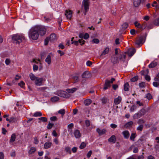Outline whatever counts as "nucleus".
<instances>
[{"label": "nucleus", "instance_id": "1", "mask_svg": "<svg viewBox=\"0 0 159 159\" xmlns=\"http://www.w3.org/2000/svg\"><path fill=\"white\" fill-rule=\"evenodd\" d=\"M37 29L34 27H32L30 30L28 35L29 38L32 40H37L39 34L36 30Z\"/></svg>", "mask_w": 159, "mask_h": 159}, {"label": "nucleus", "instance_id": "2", "mask_svg": "<svg viewBox=\"0 0 159 159\" xmlns=\"http://www.w3.org/2000/svg\"><path fill=\"white\" fill-rule=\"evenodd\" d=\"M37 29V31L39 35L42 36L44 35L46 33V28L43 26H36L34 27Z\"/></svg>", "mask_w": 159, "mask_h": 159}, {"label": "nucleus", "instance_id": "3", "mask_svg": "<svg viewBox=\"0 0 159 159\" xmlns=\"http://www.w3.org/2000/svg\"><path fill=\"white\" fill-rule=\"evenodd\" d=\"M12 40H24L25 38L24 34H17L11 36Z\"/></svg>", "mask_w": 159, "mask_h": 159}, {"label": "nucleus", "instance_id": "4", "mask_svg": "<svg viewBox=\"0 0 159 159\" xmlns=\"http://www.w3.org/2000/svg\"><path fill=\"white\" fill-rule=\"evenodd\" d=\"M57 94L59 96L66 98H69L70 96V95L67 93L66 91L62 90L58 91L57 92Z\"/></svg>", "mask_w": 159, "mask_h": 159}, {"label": "nucleus", "instance_id": "5", "mask_svg": "<svg viewBox=\"0 0 159 159\" xmlns=\"http://www.w3.org/2000/svg\"><path fill=\"white\" fill-rule=\"evenodd\" d=\"M71 43V44H74L75 45H78L79 43H80L81 45L84 44L85 42L84 40H68L66 43V45H69L70 43Z\"/></svg>", "mask_w": 159, "mask_h": 159}, {"label": "nucleus", "instance_id": "6", "mask_svg": "<svg viewBox=\"0 0 159 159\" xmlns=\"http://www.w3.org/2000/svg\"><path fill=\"white\" fill-rule=\"evenodd\" d=\"M44 81L42 78H37L34 81L35 84L38 86H40L42 85L43 84V81Z\"/></svg>", "mask_w": 159, "mask_h": 159}, {"label": "nucleus", "instance_id": "7", "mask_svg": "<svg viewBox=\"0 0 159 159\" xmlns=\"http://www.w3.org/2000/svg\"><path fill=\"white\" fill-rule=\"evenodd\" d=\"M135 52L136 50L134 48H130L128 49L126 53L129 56L131 57L134 55Z\"/></svg>", "mask_w": 159, "mask_h": 159}, {"label": "nucleus", "instance_id": "8", "mask_svg": "<svg viewBox=\"0 0 159 159\" xmlns=\"http://www.w3.org/2000/svg\"><path fill=\"white\" fill-rule=\"evenodd\" d=\"M89 0H84L83 4L86 12L89 9Z\"/></svg>", "mask_w": 159, "mask_h": 159}, {"label": "nucleus", "instance_id": "9", "mask_svg": "<svg viewBox=\"0 0 159 159\" xmlns=\"http://www.w3.org/2000/svg\"><path fill=\"white\" fill-rule=\"evenodd\" d=\"M111 62L114 64H116L119 61V56H113L111 58Z\"/></svg>", "mask_w": 159, "mask_h": 159}, {"label": "nucleus", "instance_id": "10", "mask_svg": "<svg viewBox=\"0 0 159 159\" xmlns=\"http://www.w3.org/2000/svg\"><path fill=\"white\" fill-rule=\"evenodd\" d=\"M144 40H135L133 42L134 45L136 47H139L141 46L142 44L144 42Z\"/></svg>", "mask_w": 159, "mask_h": 159}, {"label": "nucleus", "instance_id": "11", "mask_svg": "<svg viewBox=\"0 0 159 159\" xmlns=\"http://www.w3.org/2000/svg\"><path fill=\"white\" fill-rule=\"evenodd\" d=\"M58 39L57 36L54 33L51 34L49 37H47L45 40H56Z\"/></svg>", "mask_w": 159, "mask_h": 159}, {"label": "nucleus", "instance_id": "12", "mask_svg": "<svg viewBox=\"0 0 159 159\" xmlns=\"http://www.w3.org/2000/svg\"><path fill=\"white\" fill-rule=\"evenodd\" d=\"M120 56H119V61L123 62H125L126 63V62L125 61V59L126 57V55L125 54L123 53L122 54H120Z\"/></svg>", "mask_w": 159, "mask_h": 159}, {"label": "nucleus", "instance_id": "13", "mask_svg": "<svg viewBox=\"0 0 159 159\" xmlns=\"http://www.w3.org/2000/svg\"><path fill=\"white\" fill-rule=\"evenodd\" d=\"M74 134L75 138L77 139L79 138L81 136L80 131L77 129H76L74 131Z\"/></svg>", "mask_w": 159, "mask_h": 159}, {"label": "nucleus", "instance_id": "14", "mask_svg": "<svg viewBox=\"0 0 159 159\" xmlns=\"http://www.w3.org/2000/svg\"><path fill=\"white\" fill-rule=\"evenodd\" d=\"M52 53H50L47 56V57L45 59V61L48 65H50L51 63V55H52Z\"/></svg>", "mask_w": 159, "mask_h": 159}, {"label": "nucleus", "instance_id": "15", "mask_svg": "<svg viewBox=\"0 0 159 159\" xmlns=\"http://www.w3.org/2000/svg\"><path fill=\"white\" fill-rule=\"evenodd\" d=\"M96 130L99 135H103L105 134L107 132V130L105 129H101L99 128H98Z\"/></svg>", "mask_w": 159, "mask_h": 159}, {"label": "nucleus", "instance_id": "16", "mask_svg": "<svg viewBox=\"0 0 159 159\" xmlns=\"http://www.w3.org/2000/svg\"><path fill=\"white\" fill-rule=\"evenodd\" d=\"M116 141V138L115 135H112L108 139V141L109 142L112 143H115Z\"/></svg>", "mask_w": 159, "mask_h": 159}, {"label": "nucleus", "instance_id": "17", "mask_svg": "<svg viewBox=\"0 0 159 159\" xmlns=\"http://www.w3.org/2000/svg\"><path fill=\"white\" fill-rule=\"evenodd\" d=\"M122 134L123 135L124 138L125 139H128L130 135L129 132L127 130L123 131Z\"/></svg>", "mask_w": 159, "mask_h": 159}, {"label": "nucleus", "instance_id": "18", "mask_svg": "<svg viewBox=\"0 0 159 159\" xmlns=\"http://www.w3.org/2000/svg\"><path fill=\"white\" fill-rule=\"evenodd\" d=\"M134 24L135 27L141 29H144L145 26H143V25L140 24V23H138V21H135Z\"/></svg>", "mask_w": 159, "mask_h": 159}, {"label": "nucleus", "instance_id": "19", "mask_svg": "<svg viewBox=\"0 0 159 159\" xmlns=\"http://www.w3.org/2000/svg\"><path fill=\"white\" fill-rule=\"evenodd\" d=\"M72 14V12L71 11H66L65 14V15L66 16L67 19H70L71 17Z\"/></svg>", "mask_w": 159, "mask_h": 159}, {"label": "nucleus", "instance_id": "20", "mask_svg": "<svg viewBox=\"0 0 159 159\" xmlns=\"http://www.w3.org/2000/svg\"><path fill=\"white\" fill-rule=\"evenodd\" d=\"M111 86L110 82L109 80H106L105 81V84H104L103 89L104 90L107 89L108 88L110 87Z\"/></svg>", "mask_w": 159, "mask_h": 159}, {"label": "nucleus", "instance_id": "21", "mask_svg": "<svg viewBox=\"0 0 159 159\" xmlns=\"http://www.w3.org/2000/svg\"><path fill=\"white\" fill-rule=\"evenodd\" d=\"M122 98L120 96H118L114 99V102L116 105L120 104Z\"/></svg>", "mask_w": 159, "mask_h": 159}, {"label": "nucleus", "instance_id": "22", "mask_svg": "<svg viewBox=\"0 0 159 159\" xmlns=\"http://www.w3.org/2000/svg\"><path fill=\"white\" fill-rule=\"evenodd\" d=\"M77 89V88H74L71 89H67L66 90L67 93H72L76 91Z\"/></svg>", "mask_w": 159, "mask_h": 159}, {"label": "nucleus", "instance_id": "23", "mask_svg": "<svg viewBox=\"0 0 159 159\" xmlns=\"http://www.w3.org/2000/svg\"><path fill=\"white\" fill-rule=\"evenodd\" d=\"M115 55L117 56H120V54H122L123 53L121 52L120 49L119 48H116L115 50Z\"/></svg>", "mask_w": 159, "mask_h": 159}, {"label": "nucleus", "instance_id": "24", "mask_svg": "<svg viewBox=\"0 0 159 159\" xmlns=\"http://www.w3.org/2000/svg\"><path fill=\"white\" fill-rule=\"evenodd\" d=\"M52 145V143L51 142H47L45 143L44 145V148L45 149H48Z\"/></svg>", "mask_w": 159, "mask_h": 159}, {"label": "nucleus", "instance_id": "25", "mask_svg": "<svg viewBox=\"0 0 159 159\" xmlns=\"http://www.w3.org/2000/svg\"><path fill=\"white\" fill-rule=\"evenodd\" d=\"M90 76V74L88 71H85L82 75V77L83 78H87Z\"/></svg>", "mask_w": 159, "mask_h": 159}, {"label": "nucleus", "instance_id": "26", "mask_svg": "<svg viewBox=\"0 0 159 159\" xmlns=\"http://www.w3.org/2000/svg\"><path fill=\"white\" fill-rule=\"evenodd\" d=\"M18 119L17 117H11L10 118L9 122L10 123H15L16 122Z\"/></svg>", "mask_w": 159, "mask_h": 159}, {"label": "nucleus", "instance_id": "27", "mask_svg": "<svg viewBox=\"0 0 159 159\" xmlns=\"http://www.w3.org/2000/svg\"><path fill=\"white\" fill-rule=\"evenodd\" d=\"M157 65V63L156 62L153 61L149 65L148 67L149 68H153L155 67Z\"/></svg>", "mask_w": 159, "mask_h": 159}, {"label": "nucleus", "instance_id": "28", "mask_svg": "<svg viewBox=\"0 0 159 159\" xmlns=\"http://www.w3.org/2000/svg\"><path fill=\"white\" fill-rule=\"evenodd\" d=\"M36 148L34 147H31L28 151V153L29 155H31L34 153L36 151Z\"/></svg>", "mask_w": 159, "mask_h": 159}, {"label": "nucleus", "instance_id": "29", "mask_svg": "<svg viewBox=\"0 0 159 159\" xmlns=\"http://www.w3.org/2000/svg\"><path fill=\"white\" fill-rule=\"evenodd\" d=\"M140 0H134V5L135 7H138L140 4Z\"/></svg>", "mask_w": 159, "mask_h": 159}, {"label": "nucleus", "instance_id": "30", "mask_svg": "<svg viewBox=\"0 0 159 159\" xmlns=\"http://www.w3.org/2000/svg\"><path fill=\"white\" fill-rule=\"evenodd\" d=\"M152 6L153 7H155L156 9L159 8V0H158V3L156 1H154L152 4Z\"/></svg>", "mask_w": 159, "mask_h": 159}, {"label": "nucleus", "instance_id": "31", "mask_svg": "<svg viewBox=\"0 0 159 159\" xmlns=\"http://www.w3.org/2000/svg\"><path fill=\"white\" fill-rule=\"evenodd\" d=\"M91 102V100L89 99H87L84 101V103L85 106L89 105Z\"/></svg>", "mask_w": 159, "mask_h": 159}, {"label": "nucleus", "instance_id": "32", "mask_svg": "<svg viewBox=\"0 0 159 159\" xmlns=\"http://www.w3.org/2000/svg\"><path fill=\"white\" fill-rule=\"evenodd\" d=\"M29 77L31 79V80L32 81H35L36 79L37 78L32 73H30L29 74Z\"/></svg>", "mask_w": 159, "mask_h": 159}, {"label": "nucleus", "instance_id": "33", "mask_svg": "<svg viewBox=\"0 0 159 159\" xmlns=\"http://www.w3.org/2000/svg\"><path fill=\"white\" fill-rule=\"evenodd\" d=\"M16 139V134H13L11 135V139L10 140V143H13L15 141Z\"/></svg>", "mask_w": 159, "mask_h": 159}, {"label": "nucleus", "instance_id": "34", "mask_svg": "<svg viewBox=\"0 0 159 159\" xmlns=\"http://www.w3.org/2000/svg\"><path fill=\"white\" fill-rule=\"evenodd\" d=\"M59 99V98L57 96H54L51 98V100L53 102H57Z\"/></svg>", "mask_w": 159, "mask_h": 159}, {"label": "nucleus", "instance_id": "35", "mask_svg": "<svg viewBox=\"0 0 159 159\" xmlns=\"http://www.w3.org/2000/svg\"><path fill=\"white\" fill-rule=\"evenodd\" d=\"M109 51V48L107 47L106 48L102 53L101 55H104L107 54L108 53Z\"/></svg>", "mask_w": 159, "mask_h": 159}, {"label": "nucleus", "instance_id": "36", "mask_svg": "<svg viewBox=\"0 0 159 159\" xmlns=\"http://www.w3.org/2000/svg\"><path fill=\"white\" fill-rule=\"evenodd\" d=\"M129 85L128 83H126L124 85V90L125 91H128L129 90Z\"/></svg>", "mask_w": 159, "mask_h": 159}, {"label": "nucleus", "instance_id": "37", "mask_svg": "<svg viewBox=\"0 0 159 159\" xmlns=\"http://www.w3.org/2000/svg\"><path fill=\"white\" fill-rule=\"evenodd\" d=\"M139 116L140 117H141L143 115L145 114L144 111L143 110H141L137 112Z\"/></svg>", "mask_w": 159, "mask_h": 159}, {"label": "nucleus", "instance_id": "38", "mask_svg": "<svg viewBox=\"0 0 159 159\" xmlns=\"http://www.w3.org/2000/svg\"><path fill=\"white\" fill-rule=\"evenodd\" d=\"M143 124L140 125L137 128V130L138 131H142L143 128Z\"/></svg>", "mask_w": 159, "mask_h": 159}, {"label": "nucleus", "instance_id": "39", "mask_svg": "<svg viewBox=\"0 0 159 159\" xmlns=\"http://www.w3.org/2000/svg\"><path fill=\"white\" fill-rule=\"evenodd\" d=\"M39 120L42 121L43 122H46L47 121V119L45 117H41L38 119Z\"/></svg>", "mask_w": 159, "mask_h": 159}, {"label": "nucleus", "instance_id": "40", "mask_svg": "<svg viewBox=\"0 0 159 159\" xmlns=\"http://www.w3.org/2000/svg\"><path fill=\"white\" fill-rule=\"evenodd\" d=\"M42 116V113L40 112H37L34 113L33 116L35 117L41 116Z\"/></svg>", "mask_w": 159, "mask_h": 159}, {"label": "nucleus", "instance_id": "41", "mask_svg": "<svg viewBox=\"0 0 159 159\" xmlns=\"http://www.w3.org/2000/svg\"><path fill=\"white\" fill-rule=\"evenodd\" d=\"M128 24L127 23H124L121 26L123 30H125L128 27Z\"/></svg>", "mask_w": 159, "mask_h": 159}, {"label": "nucleus", "instance_id": "42", "mask_svg": "<svg viewBox=\"0 0 159 159\" xmlns=\"http://www.w3.org/2000/svg\"><path fill=\"white\" fill-rule=\"evenodd\" d=\"M153 23L155 25L159 26V18L155 20L154 21Z\"/></svg>", "mask_w": 159, "mask_h": 159}, {"label": "nucleus", "instance_id": "43", "mask_svg": "<svg viewBox=\"0 0 159 159\" xmlns=\"http://www.w3.org/2000/svg\"><path fill=\"white\" fill-rule=\"evenodd\" d=\"M65 111L64 109H61L59 110L58 111V113L59 114H61L62 116H63L64 115V114L65 113Z\"/></svg>", "mask_w": 159, "mask_h": 159}, {"label": "nucleus", "instance_id": "44", "mask_svg": "<svg viewBox=\"0 0 159 159\" xmlns=\"http://www.w3.org/2000/svg\"><path fill=\"white\" fill-rule=\"evenodd\" d=\"M138 79V76H136L131 79V81L133 82H134L137 81Z\"/></svg>", "mask_w": 159, "mask_h": 159}, {"label": "nucleus", "instance_id": "45", "mask_svg": "<svg viewBox=\"0 0 159 159\" xmlns=\"http://www.w3.org/2000/svg\"><path fill=\"white\" fill-rule=\"evenodd\" d=\"M135 138V134L132 133L131 135L130 139L134 141V139Z\"/></svg>", "mask_w": 159, "mask_h": 159}, {"label": "nucleus", "instance_id": "46", "mask_svg": "<svg viewBox=\"0 0 159 159\" xmlns=\"http://www.w3.org/2000/svg\"><path fill=\"white\" fill-rule=\"evenodd\" d=\"M18 84L21 87L24 88L25 85V83L23 81H21Z\"/></svg>", "mask_w": 159, "mask_h": 159}, {"label": "nucleus", "instance_id": "47", "mask_svg": "<svg viewBox=\"0 0 159 159\" xmlns=\"http://www.w3.org/2000/svg\"><path fill=\"white\" fill-rule=\"evenodd\" d=\"M144 122L145 121L142 119H139L138 121V123L140 125L143 124Z\"/></svg>", "mask_w": 159, "mask_h": 159}, {"label": "nucleus", "instance_id": "48", "mask_svg": "<svg viewBox=\"0 0 159 159\" xmlns=\"http://www.w3.org/2000/svg\"><path fill=\"white\" fill-rule=\"evenodd\" d=\"M85 124L87 127H88L90 125V122L89 120H86L85 121Z\"/></svg>", "mask_w": 159, "mask_h": 159}, {"label": "nucleus", "instance_id": "49", "mask_svg": "<svg viewBox=\"0 0 159 159\" xmlns=\"http://www.w3.org/2000/svg\"><path fill=\"white\" fill-rule=\"evenodd\" d=\"M139 86L140 88H143L145 86V82H142L139 84Z\"/></svg>", "mask_w": 159, "mask_h": 159}, {"label": "nucleus", "instance_id": "50", "mask_svg": "<svg viewBox=\"0 0 159 159\" xmlns=\"http://www.w3.org/2000/svg\"><path fill=\"white\" fill-rule=\"evenodd\" d=\"M86 146V143L84 142H82L80 144V148L81 149L84 148Z\"/></svg>", "mask_w": 159, "mask_h": 159}, {"label": "nucleus", "instance_id": "51", "mask_svg": "<svg viewBox=\"0 0 159 159\" xmlns=\"http://www.w3.org/2000/svg\"><path fill=\"white\" fill-rule=\"evenodd\" d=\"M146 34L142 35L140 37L139 40H145L146 39Z\"/></svg>", "mask_w": 159, "mask_h": 159}, {"label": "nucleus", "instance_id": "52", "mask_svg": "<svg viewBox=\"0 0 159 159\" xmlns=\"http://www.w3.org/2000/svg\"><path fill=\"white\" fill-rule=\"evenodd\" d=\"M47 89V87H40L39 88L38 90L40 91H43Z\"/></svg>", "mask_w": 159, "mask_h": 159}, {"label": "nucleus", "instance_id": "53", "mask_svg": "<svg viewBox=\"0 0 159 159\" xmlns=\"http://www.w3.org/2000/svg\"><path fill=\"white\" fill-rule=\"evenodd\" d=\"M133 118L134 119H136L139 118H140V117H139L138 113H137L134 115L133 116Z\"/></svg>", "mask_w": 159, "mask_h": 159}, {"label": "nucleus", "instance_id": "54", "mask_svg": "<svg viewBox=\"0 0 159 159\" xmlns=\"http://www.w3.org/2000/svg\"><path fill=\"white\" fill-rule=\"evenodd\" d=\"M72 79L75 82H78L79 80L78 77L77 76L73 77Z\"/></svg>", "mask_w": 159, "mask_h": 159}, {"label": "nucleus", "instance_id": "55", "mask_svg": "<svg viewBox=\"0 0 159 159\" xmlns=\"http://www.w3.org/2000/svg\"><path fill=\"white\" fill-rule=\"evenodd\" d=\"M86 64L87 66H90L92 64V62L90 61H88L86 62Z\"/></svg>", "mask_w": 159, "mask_h": 159}, {"label": "nucleus", "instance_id": "56", "mask_svg": "<svg viewBox=\"0 0 159 159\" xmlns=\"http://www.w3.org/2000/svg\"><path fill=\"white\" fill-rule=\"evenodd\" d=\"M10 62V60L9 59H7L5 61V63L7 65H9Z\"/></svg>", "mask_w": 159, "mask_h": 159}, {"label": "nucleus", "instance_id": "57", "mask_svg": "<svg viewBox=\"0 0 159 159\" xmlns=\"http://www.w3.org/2000/svg\"><path fill=\"white\" fill-rule=\"evenodd\" d=\"M145 78L146 80L148 81H149L151 79L150 76L147 75H145Z\"/></svg>", "mask_w": 159, "mask_h": 159}, {"label": "nucleus", "instance_id": "58", "mask_svg": "<svg viewBox=\"0 0 159 159\" xmlns=\"http://www.w3.org/2000/svg\"><path fill=\"white\" fill-rule=\"evenodd\" d=\"M89 37V35L87 33H85L84 34V39H87Z\"/></svg>", "mask_w": 159, "mask_h": 159}, {"label": "nucleus", "instance_id": "59", "mask_svg": "<svg viewBox=\"0 0 159 159\" xmlns=\"http://www.w3.org/2000/svg\"><path fill=\"white\" fill-rule=\"evenodd\" d=\"M146 98L148 99H150L152 98V96L150 93H148L147 94L146 96Z\"/></svg>", "mask_w": 159, "mask_h": 159}, {"label": "nucleus", "instance_id": "60", "mask_svg": "<svg viewBox=\"0 0 159 159\" xmlns=\"http://www.w3.org/2000/svg\"><path fill=\"white\" fill-rule=\"evenodd\" d=\"M38 68V67L37 66L34 65L33 66V69L34 71H37Z\"/></svg>", "mask_w": 159, "mask_h": 159}, {"label": "nucleus", "instance_id": "61", "mask_svg": "<svg viewBox=\"0 0 159 159\" xmlns=\"http://www.w3.org/2000/svg\"><path fill=\"white\" fill-rule=\"evenodd\" d=\"M53 125V124L49 123L48 125L47 128L48 129H51Z\"/></svg>", "mask_w": 159, "mask_h": 159}, {"label": "nucleus", "instance_id": "62", "mask_svg": "<svg viewBox=\"0 0 159 159\" xmlns=\"http://www.w3.org/2000/svg\"><path fill=\"white\" fill-rule=\"evenodd\" d=\"M4 156L2 152H0V159H4Z\"/></svg>", "mask_w": 159, "mask_h": 159}, {"label": "nucleus", "instance_id": "63", "mask_svg": "<svg viewBox=\"0 0 159 159\" xmlns=\"http://www.w3.org/2000/svg\"><path fill=\"white\" fill-rule=\"evenodd\" d=\"M74 126V124L72 123H71L68 125L67 126L68 129H72Z\"/></svg>", "mask_w": 159, "mask_h": 159}, {"label": "nucleus", "instance_id": "64", "mask_svg": "<svg viewBox=\"0 0 159 159\" xmlns=\"http://www.w3.org/2000/svg\"><path fill=\"white\" fill-rule=\"evenodd\" d=\"M159 85V83L157 82H154L153 83V86L155 87H157Z\"/></svg>", "mask_w": 159, "mask_h": 159}]
</instances>
